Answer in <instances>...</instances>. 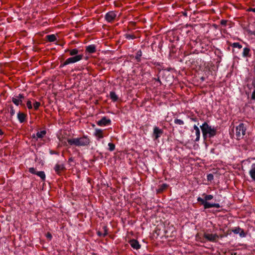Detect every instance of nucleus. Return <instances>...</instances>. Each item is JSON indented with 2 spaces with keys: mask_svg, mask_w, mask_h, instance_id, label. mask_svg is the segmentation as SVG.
Segmentation results:
<instances>
[{
  "mask_svg": "<svg viewBox=\"0 0 255 255\" xmlns=\"http://www.w3.org/2000/svg\"><path fill=\"white\" fill-rule=\"evenodd\" d=\"M103 232H101V231H98L97 234H98L99 236H100V237H104L108 235V228H107V227L106 226H104L103 227Z\"/></svg>",
  "mask_w": 255,
  "mask_h": 255,
  "instance_id": "f3484780",
  "label": "nucleus"
},
{
  "mask_svg": "<svg viewBox=\"0 0 255 255\" xmlns=\"http://www.w3.org/2000/svg\"><path fill=\"white\" fill-rule=\"evenodd\" d=\"M86 51L89 53H94L96 52V46L92 44L86 47Z\"/></svg>",
  "mask_w": 255,
  "mask_h": 255,
  "instance_id": "dca6fc26",
  "label": "nucleus"
},
{
  "mask_svg": "<svg viewBox=\"0 0 255 255\" xmlns=\"http://www.w3.org/2000/svg\"><path fill=\"white\" fill-rule=\"evenodd\" d=\"M213 179V175L211 174H210L209 175H208L207 176V179L208 180H211Z\"/></svg>",
  "mask_w": 255,
  "mask_h": 255,
  "instance_id": "c9c22d12",
  "label": "nucleus"
},
{
  "mask_svg": "<svg viewBox=\"0 0 255 255\" xmlns=\"http://www.w3.org/2000/svg\"><path fill=\"white\" fill-rule=\"evenodd\" d=\"M3 133H3V131L1 129H0V135H3Z\"/></svg>",
  "mask_w": 255,
  "mask_h": 255,
  "instance_id": "79ce46f5",
  "label": "nucleus"
},
{
  "mask_svg": "<svg viewBox=\"0 0 255 255\" xmlns=\"http://www.w3.org/2000/svg\"><path fill=\"white\" fill-rule=\"evenodd\" d=\"M129 243L130 246L133 249L135 250H138L140 248V245L139 244V242L136 240H131L129 241Z\"/></svg>",
  "mask_w": 255,
  "mask_h": 255,
  "instance_id": "f8f14e48",
  "label": "nucleus"
},
{
  "mask_svg": "<svg viewBox=\"0 0 255 255\" xmlns=\"http://www.w3.org/2000/svg\"><path fill=\"white\" fill-rule=\"evenodd\" d=\"M67 61H66V60H65V61L63 63L61 64V65H60V67H64V66H66V65H68V63H67Z\"/></svg>",
  "mask_w": 255,
  "mask_h": 255,
  "instance_id": "e433bc0d",
  "label": "nucleus"
},
{
  "mask_svg": "<svg viewBox=\"0 0 255 255\" xmlns=\"http://www.w3.org/2000/svg\"><path fill=\"white\" fill-rule=\"evenodd\" d=\"M142 56V52L141 50H138L136 53L135 57V59L137 62H140L141 60V57Z\"/></svg>",
  "mask_w": 255,
  "mask_h": 255,
  "instance_id": "a878e982",
  "label": "nucleus"
},
{
  "mask_svg": "<svg viewBox=\"0 0 255 255\" xmlns=\"http://www.w3.org/2000/svg\"><path fill=\"white\" fill-rule=\"evenodd\" d=\"M46 133L45 130H41L40 131H38L36 133V136L37 138H42Z\"/></svg>",
  "mask_w": 255,
  "mask_h": 255,
  "instance_id": "393cba45",
  "label": "nucleus"
},
{
  "mask_svg": "<svg viewBox=\"0 0 255 255\" xmlns=\"http://www.w3.org/2000/svg\"><path fill=\"white\" fill-rule=\"evenodd\" d=\"M41 104L39 102L35 101L33 104V108L34 110L36 111L38 109L39 107L40 106Z\"/></svg>",
  "mask_w": 255,
  "mask_h": 255,
  "instance_id": "c85d7f7f",
  "label": "nucleus"
},
{
  "mask_svg": "<svg viewBox=\"0 0 255 255\" xmlns=\"http://www.w3.org/2000/svg\"><path fill=\"white\" fill-rule=\"evenodd\" d=\"M203 196H204V199L198 197L197 198V201L200 202L204 206L205 209H208L212 207L219 208L220 207V205L219 203H210L207 202V201L211 200L213 198V195L203 194Z\"/></svg>",
  "mask_w": 255,
  "mask_h": 255,
  "instance_id": "f03ea898",
  "label": "nucleus"
},
{
  "mask_svg": "<svg viewBox=\"0 0 255 255\" xmlns=\"http://www.w3.org/2000/svg\"><path fill=\"white\" fill-rule=\"evenodd\" d=\"M26 118V115L22 113H18L17 114V118L18 119L19 122L20 123H22L24 122Z\"/></svg>",
  "mask_w": 255,
  "mask_h": 255,
  "instance_id": "a211bd4d",
  "label": "nucleus"
},
{
  "mask_svg": "<svg viewBox=\"0 0 255 255\" xmlns=\"http://www.w3.org/2000/svg\"><path fill=\"white\" fill-rule=\"evenodd\" d=\"M46 38L49 42H54L57 40L56 36L54 34L47 35Z\"/></svg>",
  "mask_w": 255,
  "mask_h": 255,
  "instance_id": "aec40b11",
  "label": "nucleus"
},
{
  "mask_svg": "<svg viewBox=\"0 0 255 255\" xmlns=\"http://www.w3.org/2000/svg\"><path fill=\"white\" fill-rule=\"evenodd\" d=\"M167 187H168V185L166 184H165V183L162 184L159 187L158 189H157V192L158 193L162 192L164 190L166 189L167 188Z\"/></svg>",
  "mask_w": 255,
  "mask_h": 255,
  "instance_id": "b1692460",
  "label": "nucleus"
},
{
  "mask_svg": "<svg viewBox=\"0 0 255 255\" xmlns=\"http://www.w3.org/2000/svg\"><path fill=\"white\" fill-rule=\"evenodd\" d=\"M10 114L11 117L14 116L15 114V111L12 106L10 107Z\"/></svg>",
  "mask_w": 255,
  "mask_h": 255,
  "instance_id": "2f4dec72",
  "label": "nucleus"
},
{
  "mask_svg": "<svg viewBox=\"0 0 255 255\" xmlns=\"http://www.w3.org/2000/svg\"><path fill=\"white\" fill-rule=\"evenodd\" d=\"M240 231H241V229L240 227H236L233 230V232L236 234L240 233Z\"/></svg>",
  "mask_w": 255,
  "mask_h": 255,
  "instance_id": "7c9ffc66",
  "label": "nucleus"
},
{
  "mask_svg": "<svg viewBox=\"0 0 255 255\" xmlns=\"http://www.w3.org/2000/svg\"><path fill=\"white\" fill-rule=\"evenodd\" d=\"M227 22V20L222 19V20H221L220 23L221 25L225 26V25H226Z\"/></svg>",
  "mask_w": 255,
  "mask_h": 255,
  "instance_id": "f704fd0d",
  "label": "nucleus"
},
{
  "mask_svg": "<svg viewBox=\"0 0 255 255\" xmlns=\"http://www.w3.org/2000/svg\"><path fill=\"white\" fill-rule=\"evenodd\" d=\"M250 49L248 47H245L243 49V56L247 57L250 56Z\"/></svg>",
  "mask_w": 255,
  "mask_h": 255,
  "instance_id": "412c9836",
  "label": "nucleus"
},
{
  "mask_svg": "<svg viewBox=\"0 0 255 255\" xmlns=\"http://www.w3.org/2000/svg\"><path fill=\"white\" fill-rule=\"evenodd\" d=\"M94 135L96 137L97 139L99 140L104 138L105 136L104 130L100 128H96L94 133Z\"/></svg>",
  "mask_w": 255,
  "mask_h": 255,
  "instance_id": "1a4fd4ad",
  "label": "nucleus"
},
{
  "mask_svg": "<svg viewBox=\"0 0 255 255\" xmlns=\"http://www.w3.org/2000/svg\"><path fill=\"white\" fill-rule=\"evenodd\" d=\"M59 140L62 141V140H61V139H59Z\"/></svg>",
  "mask_w": 255,
  "mask_h": 255,
  "instance_id": "a18cd8bd",
  "label": "nucleus"
},
{
  "mask_svg": "<svg viewBox=\"0 0 255 255\" xmlns=\"http://www.w3.org/2000/svg\"><path fill=\"white\" fill-rule=\"evenodd\" d=\"M59 140L62 141V140H61V139H59Z\"/></svg>",
  "mask_w": 255,
  "mask_h": 255,
  "instance_id": "37998d69",
  "label": "nucleus"
},
{
  "mask_svg": "<svg viewBox=\"0 0 255 255\" xmlns=\"http://www.w3.org/2000/svg\"><path fill=\"white\" fill-rule=\"evenodd\" d=\"M108 146H109V150L110 151H113L115 149V145L111 142H110L108 143Z\"/></svg>",
  "mask_w": 255,
  "mask_h": 255,
  "instance_id": "c756f323",
  "label": "nucleus"
},
{
  "mask_svg": "<svg viewBox=\"0 0 255 255\" xmlns=\"http://www.w3.org/2000/svg\"><path fill=\"white\" fill-rule=\"evenodd\" d=\"M36 175L39 176L43 181H44L45 179V174L44 171H37L36 173Z\"/></svg>",
  "mask_w": 255,
  "mask_h": 255,
  "instance_id": "5701e85b",
  "label": "nucleus"
},
{
  "mask_svg": "<svg viewBox=\"0 0 255 255\" xmlns=\"http://www.w3.org/2000/svg\"><path fill=\"white\" fill-rule=\"evenodd\" d=\"M46 237L48 239H49V240H51V238H52V235L50 233H48L46 235Z\"/></svg>",
  "mask_w": 255,
  "mask_h": 255,
  "instance_id": "58836bf2",
  "label": "nucleus"
},
{
  "mask_svg": "<svg viewBox=\"0 0 255 255\" xmlns=\"http://www.w3.org/2000/svg\"><path fill=\"white\" fill-rule=\"evenodd\" d=\"M247 126L244 123H241L236 128V136L238 139H242L246 134Z\"/></svg>",
  "mask_w": 255,
  "mask_h": 255,
  "instance_id": "20e7f679",
  "label": "nucleus"
},
{
  "mask_svg": "<svg viewBox=\"0 0 255 255\" xmlns=\"http://www.w3.org/2000/svg\"><path fill=\"white\" fill-rule=\"evenodd\" d=\"M29 172H30L32 174H36V173L37 172V171H36L35 168L33 167L29 168Z\"/></svg>",
  "mask_w": 255,
  "mask_h": 255,
  "instance_id": "72a5a7b5",
  "label": "nucleus"
},
{
  "mask_svg": "<svg viewBox=\"0 0 255 255\" xmlns=\"http://www.w3.org/2000/svg\"><path fill=\"white\" fill-rule=\"evenodd\" d=\"M24 98L22 94H19L17 96H15L12 98V102L16 106H18L22 103V99Z\"/></svg>",
  "mask_w": 255,
  "mask_h": 255,
  "instance_id": "9d476101",
  "label": "nucleus"
},
{
  "mask_svg": "<svg viewBox=\"0 0 255 255\" xmlns=\"http://www.w3.org/2000/svg\"><path fill=\"white\" fill-rule=\"evenodd\" d=\"M163 131L157 127H155L153 128V135L155 139H157L163 133Z\"/></svg>",
  "mask_w": 255,
  "mask_h": 255,
  "instance_id": "9b49d317",
  "label": "nucleus"
},
{
  "mask_svg": "<svg viewBox=\"0 0 255 255\" xmlns=\"http://www.w3.org/2000/svg\"><path fill=\"white\" fill-rule=\"evenodd\" d=\"M26 106L28 109H31L32 108L31 102L29 100L27 102Z\"/></svg>",
  "mask_w": 255,
  "mask_h": 255,
  "instance_id": "473e14b6",
  "label": "nucleus"
},
{
  "mask_svg": "<svg viewBox=\"0 0 255 255\" xmlns=\"http://www.w3.org/2000/svg\"><path fill=\"white\" fill-rule=\"evenodd\" d=\"M195 131L196 138L195 139V141H198L200 139V131L199 128L196 126L194 125L193 127Z\"/></svg>",
  "mask_w": 255,
  "mask_h": 255,
  "instance_id": "2eb2a0df",
  "label": "nucleus"
},
{
  "mask_svg": "<svg viewBox=\"0 0 255 255\" xmlns=\"http://www.w3.org/2000/svg\"><path fill=\"white\" fill-rule=\"evenodd\" d=\"M64 169L65 166L63 164H56L54 167L55 171L58 174H60Z\"/></svg>",
  "mask_w": 255,
  "mask_h": 255,
  "instance_id": "ddd939ff",
  "label": "nucleus"
},
{
  "mask_svg": "<svg viewBox=\"0 0 255 255\" xmlns=\"http://www.w3.org/2000/svg\"><path fill=\"white\" fill-rule=\"evenodd\" d=\"M83 55L79 54L75 56L71 57L66 59L67 63L69 64L75 63L82 59Z\"/></svg>",
  "mask_w": 255,
  "mask_h": 255,
  "instance_id": "0eeeda50",
  "label": "nucleus"
},
{
  "mask_svg": "<svg viewBox=\"0 0 255 255\" xmlns=\"http://www.w3.org/2000/svg\"><path fill=\"white\" fill-rule=\"evenodd\" d=\"M203 237L208 241L215 243L217 242L219 238V236L217 234H211L208 232H205Z\"/></svg>",
  "mask_w": 255,
  "mask_h": 255,
  "instance_id": "39448f33",
  "label": "nucleus"
},
{
  "mask_svg": "<svg viewBox=\"0 0 255 255\" xmlns=\"http://www.w3.org/2000/svg\"><path fill=\"white\" fill-rule=\"evenodd\" d=\"M65 52H69V54L71 55V56H76V55H77V54L78 53V50L76 48H74V49H66L65 50Z\"/></svg>",
  "mask_w": 255,
  "mask_h": 255,
  "instance_id": "6ab92c4d",
  "label": "nucleus"
},
{
  "mask_svg": "<svg viewBox=\"0 0 255 255\" xmlns=\"http://www.w3.org/2000/svg\"><path fill=\"white\" fill-rule=\"evenodd\" d=\"M249 174L252 180L255 182V163L252 165L251 168L249 171Z\"/></svg>",
  "mask_w": 255,
  "mask_h": 255,
  "instance_id": "4468645a",
  "label": "nucleus"
},
{
  "mask_svg": "<svg viewBox=\"0 0 255 255\" xmlns=\"http://www.w3.org/2000/svg\"><path fill=\"white\" fill-rule=\"evenodd\" d=\"M252 99L255 100V90H254L253 92L252 95Z\"/></svg>",
  "mask_w": 255,
  "mask_h": 255,
  "instance_id": "ea45409f",
  "label": "nucleus"
},
{
  "mask_svg": "<svg viewBox=\"0 0 255 255\" xmlns=\"http://www.w3.org/2000/svg\"><path fill=\"white\" fill-rule=\"evenodd\" d=\"M98 126L100 127L106 126L111 124V121L106 117H103L102 119L97 122Z\"/></svg>",
  "mask_w": 255,
  "mask_h": 255,
  "instance_id": "6e6552de",
  "label": "nucleus"
},
{
  "mask_svg": "<svg viewBox=\"0 0 255 255\" xmlns=\"http://www.w3.org/2000/svg\"><path fill=\"white\" fill-rule=\"evenodd\" d=\"M59 140L62 141V140H61V139H59Z\"/></svg>",
  "mask_w": 255,
  "mask_h": 255,
  "instance_id": "c03bdc74",
  "label": "nucleus"
},
{
  "mask_svg": "<svg viewBox=\"0 0 255 255\" xmlns=\"http://www.w3.org/2000/svg\"><path fill=\"white\" fill-rule=\"evenodd\" d=\"M110 96L113 102H116L118 99V97L115 92H111L110 93Z\"/></svg>",
  "mask_w": 255,
  "mask_h": 255,
  "instance_id": "4be33fe9",
  "label": "nucleus"
},
{
  "mask_svg": "<svg viewBox=\"0 0 255 255\" xmlns=\"http://www.w3.org/2000/svg\"><path fill=\"white\" fill-rule=\"evenodd\" d=\"M231 46L234 48H238L239 49H241L242 48V45L239 42H234L231 45Z\"/></svg>",
  "mask_w": 255,
  "mask_h": 255,
  "instance_id": "cd10ccee",
  "label": "nucleus"
},
{
  "mask_svg": "<svg viewBox=\"0 0 255 255\" xmlns=\"http://www.w3.org/2000/svg\"><path fill=\"white\" fill-rule=\"evenodd\" d=\"M174 122L175 124L180 126L183 125L184 124V121L181 119H176L174 120Z\"/></svg>",
  "mask_w": 255,
  "mask_h": 255,
  "instance_id": "bb28decb",
  "label": "nucleus"
},
{
  "mask_svg": "<svg viewBox=\"0 0 255 255\" xmlns=\"http://www.w3.org/2000/svg\"><path fill=\"white\" fill-rule=\"evenodd\" d=\"M249 11L255 12V8H250L249 9Z\"/></svg>",
  "mask_w": 255,
  "mask_h": 255,
  "instance_id": "a19ab883",
  "label": "nucleus"
},
{
  "mask_svg": "<svg viewBox=\"0 0 255 255\" xmlns=\"http://www.w3.org/2000/svg\"><path fill=\"white\" fill-rule=\"evenodd\" d=\"M70 145L76 146H87L90 145L91 142L90 138L87 135H84L81 137L68 138L67 140Z\"/></svg>",
  "mask_w": 255,
  "mask_h": 255,
  "instance_id": "f257e3e1",
  "label": "nucleus"
},
{
  "mask_svg": "<svg viewBox=\"0 0 255 255\" xmlns=\"http://www.w3.org/2000/svg\"><path fill=\"white\" fill-rule=\"evenodd\" d=\"M117 13L114 11H110L105 15V19L109 22H112L117 17Z\"/></svg>",
  "mask_w": 255,
  "mask_h": 255,
  "instance_id": "423d86ee",
  "label": "nucleus"
},
{
  "mask_svg": "<svg viewBox=\"0 0 255 255\" xmlns=\"http://www.w3.org/2000/svg\"><path fill=\"white\" fill-rule=\"evenodd\" d=\"M202 130L203 135L205 137L208 135L209 137L214 136L217 133V128L214 127L209 126V125L205 122L203 125L200 126Z\"/></svg>",
  "mask_w": 255,
  "mask_h": 255,
  "instance_id": "7ed1b4c3",
  "label": "nucleus"
},
{
  "mask_svg": "<svg viewBox=\"0 0 255 255\" xmlns=\"http://www.w3.org/2000/svg\"><path fill=\"white\" fill-rule=\"evenodd\" d=\"M239 234L241 237H243L245 236V234L243 230H242V229H241V231H240V233H239Z\"/></svg>",
  "mask_w": 255,
  "mask_h": 255,
  "instance_id": "4c0bfd02",
  "label": "nucleus"
}]
</instances>
